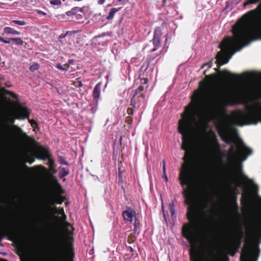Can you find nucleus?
<instances>
[{
  "mask_svg": "<svg viewBox=\"0 0 261 261\" xmlns=\"http://www.w3.org/2000/svg\"><path fill=\"white\" fill-rule=\"evenodd\" d=\"M260 0H247L244 3V6L245 7L248 5L256 4Z\"/></svg>",
  "mask_w": 261,
  "mask_h": 261,
  "instance_id": "obj_41",
  "label": "nucleus"
},
{
  "mask_svg": "<svg viewBox=\"0 0 261 261\" xmlns=\"http://www.w3.org/2000/svg\"><path fill=\"white\" fill-rule=\"evenodd\" d=\"M251 201V197L249 193L243 192L241 198V203L242 204H248Z\"/></svg>",
  "mask_w": 261,
  "mask_h": 261,
  "instance_id": "obj_27",
  "label": "nucleus"
},
{
  "mask_svg": "<svg viewBox=\"0 0 261 261\" xmlns=\"http://www.w3.org/2000/svg\"><path fill=\"white\" fill-rule=\"evenodd\" d=\"M39 67V65L38 64H34L30 67V70L31 71H34L35 70H38Z\"/></svg>",
  "mask_w": 261,
  "mask_h": 261,
  "instance_id": "obj_46",
  "label": "nucleus"
},
{
  "mask_svg": "<svg viewBox=\"0 0 261 261\" xmlns=\"http://www.w3.org/2000/svg\"><path fill=\"white\" fill-rule=\"evenodd\" d=\"M101 84L100 83H98L94 87L92 96L94 99H98L100 96V89H101Z\"/></svg>",
  "mask_w": 261,
  "mask_h": 261,
  "instance_id": "obj_22",
  "label": "nucleus"
},
{
  "mask_svg": "<svg viewBox=\"0 0 261 261\" xmlns=\"http://www.w3.org/2000/svg\"><path fill=\"white\" fill-rule=\"evenodd\" d=\"M49 151L45 149H42L38 151L35 157L39 160H45L51 156Z\"/></svg>",
  "mask_w": 261,
  "mask_h": 261,
  "instance_id": "obj_19",
  "label": "nucleus"
},
{
  "mask_svg": "<svg viewBox=\"0 0 261 261\" xmlns=\"http://www.w3.org/2000/svg\"><path fill=\"white\" fill-rule=\"evenodd\" d=\"M105 0H98V4L100 5H102L104 3Z\"/></svg>",
  "mask_w": 261,
  "mask_h": 261,
  "instance_id": "obj_62",
  "label": "nucleus"
},
{
  "mask_svg": "<svg viewBox=\"0 0 261 261\" xmlns=\"http://www.w3.org/2000/svg\"><path fill=\"white\" fill-rule=\"evenodd\" d=\"M161 54V51H160L158 54H156L155 55H154V56H150L148 57V58L146 61V62H147L146 65L145 66V70H146L148 67V66H149V64H150V63H151L152 61H153L155 59V58H156L158 56L160 55Z\"/></svg>",
  "mask_w": 261,
  "mask_h": 261,
  "instance_id": "obj_30",
  "label": "nucleus"
},
{
  "mask_svg": "<svg viewBox=\"0 0 261 261\" xmlns=\"http://www.w3.org/2000/svg\"><path fill=\"white\" fill-rule=\"evenodd\" d=\"M11 39L16 45H22L24 43L20 38H11Z\"/></svg>",
  "mask_w": 261,
  "mask_h": 261,
  "instance_id": "obj_35",
  "label": "nucleus"
},
{
  "mask_svg": "<svg viewBox=\"0 0 261 261\" xmlns=\"http://www.w3.org/2000/svg\"><path fill=\"white\" fill-rule=\"evenodd\" d=\"M217 73L206 75V70L203 74L205 75V79L199 82V86L201 91L194 92V97L188 106H186L185 111L181 114V119L178 121V130L181 135V149L185 150L179 171V180H193L194 153L191 149V135L193 131V124L195 122V116L197 109L200 105L202 95L208 86L214 82H218V88L215 93V100L222 107L234 106L240 104V97L232 92H227V87L234 81L238 80L239 75L232 73L227 69L220 71L215 68Z\"/></svg>",
  "mask_w": 261,
  "mask_h": 261,
  "instance_id": "obj_1",
  "label": "nucleus"
},
{
  "mask_svg": "<svg viewBox=\"0 0 261 261\" xmlns=\"http://www.w3.org/2000/svg\"><path fill=\"white\" fill-rule=\"evenodd\" d=\"M136 233H134V232L130 233L127 238V243L129 244H132L134 243L136 239V237L135 234Z\"/></svg>",
  "mask_w": 261,
  "mask_h": 261,
  "instance_id": "obj_34",
  "label": "nucleus"
},
{
  "mask_svg": "<svg viewBox=\"0 0 261 261\" xmlns=\"http://www.w3.org/2000/svg\"><path fill=\"white\" fill-rule=\"evenodd\" d=\"M83 9L79 7H74L71 10L66 12V14L68 16H72L76 15L78 12H82Z\"/></svg>",
  "mask_w": 261,
  "mask_h": 261,
  "instance_id": "obj_25",
  "label": "nucleus"
},
{
  "mask_svg": "<svg viewBox=\"0 0 261 261\" xmlns=\"http://www.w3.org/2000/svg\"><path fill=\"white\" fill-rule=\"evenodd\" d=\"M137 108H134L131 107V108H128L127 110V113L130 115L132 116L133 115V113L134 112V110L136 109Z\"/></svg>",
  "mask_w": 261,
  "mask_h": 261,
  "instance_id": "obj_50",
  "label": "nucleus"
},
{
  "mask_svg": "<svg viewBox=\"0 0 261 261\" xmlns=\"http://www.w3.org/2000/svg\"><path fill=\"white\" fill-rule=\"evenodd\" d=\"M259 253V249L258 247L252 249L251 247H247L242 250L240 256L241 261H257Z\"/></svg>",
  "mask_w": 261,
  "mask_h": 261,
  "instance_id": "obj_8",
  "label": "nucleus"
},
{
  "mask_svg": "<svg viewBox=\"0 0 261 261\" xmlns=\"http://www.w3.org/2000/svg\"><path fill=\"white\" fill-rule=\"evenodd\" d=\"M141 85L134 92L133 96L141 97L142 100H145L146 90L148 87V80L146 78L140 79Z\"/></svg>",
  "mask_w": 261,
  "mask_h": 261,
  "instance_id": "obj_10",
  "label": "nucleus"
},
{
  "mask_svg": "<svg viewBox=\"0 0 261 261\" xmlns=\"http://www.w3.org/2000/svg\"><path fill=\"white\" fill-rule=\"evenodd\" d=\"M69 174V170L66 169L65 167H62L59 172V177L60 178H63L65 176H66Z\"/></svg>",
  "mask_w": 261,
  "mask_h": 261,
  "instance_id": "obj_32",
  "label": "nucleus"
},
{
  "mask_svg": "<svg viewBox=\"0 0 261 261\" xmlns=\"http://www.w3.org/2000/svg\"><path fill=\"white\" fill-rule=\"evenodd\" d=\"M54 183L56 186L57 190L58 192H61L62 190V188L61 184L59 182L58 180L56 178H55L54 179Z\"/></svg>",
  "mask_w": 261,
  "mask_h": 261,
  "instance_id": "obj_39",
  "label": "nucleus"
},
{
  "mask_svg": "<svg viewBox=\"0 0 261 261\" xmlns=\"http://www.w3.org/2000/svg\"><path fill=\"white\" fill-rule=\"evenodd\" d=\"M2 91L3 92V93L4 94H6L7 95L11 96L12 97H13L14 99L17 98V96L15 93H14L11 91L7 90L5 88H3L2 89Z\"/></svg>",
  "mask_w": 261,
  "mask_h": 261,
  "instance_id": "obj_29",
  "label": "nucleus"
},
{
  "mask_svg": "<svg viewBox=\"0 0 261 261\" xmlns=\"http://www.w3.org/2000/svg\"><path fill=\"white\" fill-rule=\"evenodd\" d=\"M49 261H74L75 252L72 246L68 248L60 239L53 241L50 245Z\"/></svg>",
  "mask_w": 261,
  "mask_h": 261,
  "instance_id": "obj_4",
  "label": "nucleus"
},
{
  "mask_svg": "<svg viewBox=\"0 0 261 261\" xmlns=\"http://www.w3.org/2000/svg\"><path fill=\"white\" fill-rule=\"evenodd\" d=\"M144 102V100H142L141 97L133 96L131 98L130 105L133 108L138 109L141 103Z\"/></svg>",
  "mask_w": 261,
  "mask_h": 261,
  "instance_id": "obj_20",
  "label": "nucleus"
},
{
  "mask_svg": "<svg viewBox=\"0 0 261 261\" xmlns=\"http://www.w3.org/2000/svg\"><path fill=\"white\" fill-rule=\"evenodd\" d=\"M261 203V198H259ZM247 239L254 241H261V208L258 212L251 217V220L246 224Z\"/></svg>",
  "mask_w": 261,
  "mask_h": 261,
  "instance_id": "obj_5",
  "label": "nucleus"
},
{
  "mask_svg": "<svg viewBox=\"0 0 261 261\" xmlns=\"http://www.w3.org/2000/svg\"><path fill=\"white\" fill-rule=\"evenodd\" d=\"M261 3L255 9L244 15L232 28L233 38L226 37L220 43L219 47L223 53L219 51L216 55L217 67L227 63V54H232L247 45L251 41L261 39Z\"/></svg>",
  "mask_w": 261,
  "mask_h": 261,
  "instance_id": "obj_2",
  "label": "nucleus"
},
{
  "mask_svg": "<svg viewBox=\"0 0 261 261\" xmlns=\"http://www.w3.org/2000/svg\"><path fill=\"white\" fill-rule=\"evenodd\" d=\"M12 233V227L8 219L4 215H0V243L5 237Z\"/></svg>",
  "mask_w": 261,
  "mask_h": 261,
  "instance_id": "obj_7",
  "label": "nucleus"
},
{
  "mask_svg": "<svg viewBox=\"0 0 261 261\" xmlns=\"http://www.w3.org/2000/svg\"><path fill=\"white\" fill-rule=\"evenodd\" d=\"M56 67L59 69V70H61L62 71H65V68L64 67V66L63 65H62L60 63H58L56 65Z\"/></svg>",
  "mask_w": 261,
  "mask_h": 261,
  "instance_id": "obj_55",
  "label": "nucleus"
},
{
  "mask_svg": "<svg viewBox=\"0 0 261 261\" xmlns=\"http://www.w3.org/2000/svg\"><path fill=\"white\" fill-rule=\"evenodd\" d=\"M35 161V159L33 156H30V155H26L25 162L31 164Z\"/></svg>",
  "mask_w": 261,
  "mask_h": 261,
  "instance_id": "obj_44",
  "label": "nucleus"
},
{
  "mask_svg": "<svg viewBox=\"0 0 261 261\" xmlns=\"http://www.w3.org/2000/svg\"><path fill=\"white\" fill-rule=\"evenodd\" d=\"M70 65L67 63L63 65V67L65 68V71H67L69 68Z\"/></svg>",
  "mask_w": 261,
  "mask_h": 261,
  "instance_id": "obj_58",
  "label": "nucleus"
},
{
  "mask_svg": "<svg viewBox=\"0 0 261 261\" xmlns=\"http://www.w3.org/2000/svg\"><path fill=\"white\" fill-rule=\"evenodd\" d=\"M200 121L207 124L211 119V115L209 112L204 113L203 115H198Z\"/></svg>",
  "mask_w": 261,
  "mask_h": 261,
  "instance_id": "obj_26",
  "label": "nucleus"
},
{
  "mask_svg": "<svg viewBox=\"0 0 261 261\" xmlns=\"http://www.w3.org/2000/svg\"><path fill=\"white\" fill-rule=\"evenodd\" d=\"M252 152L251 148L245 146L241 143L238 146V150H234L233 147H231L228 150V158L233 161L239 160L244 161L246 160L248 155H250Z\"/></svg>",
  "mask_w": 261,
  "mask_h": 261,
  "instance_id": "obj_6",
  "label": "nucleus"
},
{
  "mask_svg": "<svg viewBox=\"0 0 261 261\" xmlns=\"http://www.w3.org/2000/svg\"><path fill=\"white\" fill-rule=\"evenodd\" d=\"M256 94L258 97L261 98V87L257 90Z\"/></svg>",
  "mask_w": 261,
  "mask_h": 261,
  "instance_id": "obj_57",
  "label": "nucleus"
},
{
  "mask_svg": "<svg viewBox=\"0 0 261 261\" xmlns=\"http://www.w3.org/2000/svg\"><path fill=\"white\" fill-rule=\"evenodd\" d=\"M29 122L31 124V126L33 128H36L38 126V124L37 122L34 120H29Z\"/></svg>",
  "mask_w": 261,
  "mask_h": 261,
  "instance_id": "obj_45",
  "label": "nucleus"
},
{
  "mask_svg": "<svg viewBox=\"0 0 261 261\" xmlns=\"http://www.w3.org/2000/svg\"><path fill=\"white\" fill-rule=\"evenodd\" d=\"M212 261H228V255L225 250L218 249L216 255L214 256Z\"/></svg>",
  "mask_w": 261,
  "mask_h": 261,
  "instance_id": "obj_16",
  "label": "nucleus"
},
{
  "mask_svg": "<svg viewBox=\"0 0 261 261\" xmlns=\"http://www.w3.org/2000/svg\"><path fill=\"white\" fill-rule=\"evenodd\" d=\"M58 162L62 165H69V163L64 159L62 156H58Z\"/></svg>",
  "mask_w": 261,
  "mask_h": 261,
  "instance_id": "obj_42",
  "label": "nucleus"
},
{
  "mask_svg": "<svg viewBox=\"0 0 261 261\" xmlns=\"http://www.w3.org/2000/svg\"><path fill=\"white\" fill-rule=\"evenodd\" d=\"M37 12L39 15H46V13L45 12H43V11H40V10H37Z\"/></svg>",
  "mask_w": 261,
  "mask_h": 261,
  "instance_id": "obj_59",
  "label": "nucleus"
},
{
  "mask_svg": "<svg viewBox=\"0 0 261 261\" xmlns=\"http://www.w3.org/2000/svg\"><path fill=\"white\" fill-rule=\"evenodd\" d=\"M122 216L125 222L132 223L136 217V213L132 208L126 207L125 210L122 212Z\"/></svg>",
  "mask_w": 261,
  "mask_h": 261,
  "instance_id": "obj_15",
  "label": "nucleus"
},
{
  "mask_svg": "<svg viewBox=\"0 0 261 261\" xmlns=\"http://www.w3.org/2000/svg\"><path fill=\"white\" fill-rule=\"evenodd\" d=\"M80 78L76 79L77 82H74V85L75 87L80 88L83 86V84L81 82V81L79 80Z\"/></svg>",
  "mask_w": 261,
  "mask_h": 261,
  "instance_id": "obj_51",
  "label": "nucleus"
},
{
  "mask_svg": "<svg viewBox=\"0 0 261 261\" xmlns=\"http://www.w3.org/2000/svg\"><path fill=\"white\" fill-rule=\"evenodd\" d=\"M3 31H4V33L6 34H12L16 35H19L21 34L20 32L16 31L14 29L9 27H5L4 29H3Z\"/></svg>",
  "mask_w": 261,
  "mask_h": 261,
  "instance_id": "obj_23",
  "label": "nucleus"
},
{
  "mask_svg": "<svg viewBox=\"0 0 261 261\" xmlns=\"http://www.w3.org/2000/svg\"><path fill=\"white\" fill-rule=\"evenodd\" d=\"M50 4L53 5H61L62 2L60 0H52L50 1Z\"/></svg>",
  "mask_w": 261,
  "mask_h": 261,
  "instance_id": "obj_49",
  "label": "nucleus"
},
{
  "mask_svg": "<svg viewBox=\"0 0 261 261\" xmlns=\"http://www.w3.org/2000/svg\"><path fill=\"white\" fill-rule=\"evenodd\" d=\"M203 234H204V237L206 239L210 241L211 242L214 241L216 239V231L212 223L204 227V230H203Z\"/></svg>",
  "mask_w": 261,
  "mask_h": 261,
  "instance_id": "obj_12",
  "label": "nucleus"
},
{
  "mask_svg": "<svg viewBox=\"0 0 261 261\" xmlns=\"http://www.w3.org/2000/svg\"><path fill=\"white\" fill-rule=\"evenodd\" d=\"M246 75L248 78L251 79H255L258 77V74L255 72H247L246 73Z\"/></svg>",
  "mask_w": 261,
  "mask_h": 261,
  "instance_id": "obj_36",
  "label": "nucleus"
},
{
  "mask_svg": "<svg viewBox=\"0 0 261 261\" xmlns=\"http://www.w3.org/2000/svg\"><path fill=\"white\" fill-rule=\"evenodd\" d=\"M67 33H66L65 34H61L60 36V38H64L66 37V35H67Z\"/></svg>",
  "mask_w": 261,
  "mask_h": 261,
  "instance_id": "obj_64",
  "label": "nucleus"
},
{
  "mask_svg": "<svg viewBox=\"0 0 261 261\" xmlns=\"http://www.w3.org/2000/svg\"><path fill=\"white\" fill-rule=\"evenodd\" d=\"M13 127L16 129V132L18 134L21 135L23 137H27V135L25 133H23L22 129L20 127L16 125H13Z\"/></svg>",
  "mask_w": 261,
  "mask_h": 261,
  "instance_id": "obj_37",
  "label": "nucleus"
},
{
  "mask_svg": "<svg viewBox=\"0 0 261 261\" xmlns=\"http://www.w3.org/2000/svg\"><path fill=\"white\" fill-rule=\"evenodd\" d=\"M209 220L211 222H212L214 220V216L213 215H211L210 217L209 218Z\"/></svg>",
  "mask_w": 261,
  "mask_h": 261,
  "instance_id": "obj_61",
  "label": "nucleus"
},
{
  "mask_svg": "<svg viewBox=\"0 0 261 261\" xmlns=\"http://www.w3.org/2000/svg\"><path fill=\"white\" fill-rule=\"evenodd\" d=\"M120 9L121 8H115V7H113L111 9L110 11L109 12V14L108 16L107 17V18L108 20L112 19L115 15V14L116 12H118Z\"/></svg>",
  "mask_w": 261,
  "mask_h": 261,
  "instance_id": "obj_28",
  "label": "nucleus"
},
{
  "mask_svg": "<svg viewBox=\"0 0 261 261\" xmlns=\"http://www.w3.org/2000/svg\"><path fill=\"white\" fill-rule=\"evenodd\" d=\"M212 64H213V62L212 61H210L208 62V63H205L204 64H203L201 67V68H203L205 67V66H207L208 67V68H211L212 66Z\"/></svg>",
  "mask_w": 261,
  "mask_h": 261,
  "instance_id": "obj_53",
  "label": "nucleus"
},
{
  "mask_svg": "<svg viewBox=\"0 0 261 261\" xmlns=\"http://www.w3.org/2000/svg\"><path fill=\"white\" fill-rule=\"evenodd\" d=\"M168 207H169V212L172 216H173L175 213L174 202L172 201L171 203H169V205H168Z\"/></svg>",
  "mask_w": 261,
  "mask_h": 261,
  "instance_id": "obj_38",
  "label": "nucleus"
},
{
  "mask_svg": "<svg viewBox=\"0 0 261 261\" xmlns=\"http://www.w3.org/2000/svg\"><path fill=\"white\" fill-rule=\"evenodd\" d=\"M236 169H237V171L238 173L241 177L242 181H243L244 182H247L248 184H250L253 183V181H252V180L250 179L247 176H246L243 173L242 166L240 163H239L237 164V167H236Z\"/></svg>",
  "mask_w": 261,
  "mask_h": 261,
  "instance_id": "obj_18",
  "label": "nucleus"
},
{
  "mask_svg": "<svg viewBox=\"0 0 261 261\" xmlns=\"http://www.w3.org/2000/svg\"><path fill=\"white\" fill-rule=\"evenodd\" d=\"M57 218L59 220L60 222L62 224L68 225V223L66 221L67 216L65 214L61 215V216H57Z\"/></svg>",
  "mask_w": 261,
  "mask_h": 261,
  "instance_id": "obj_33",
  "label": "nucleus"
},
{
  "mask_svg": "<svg viewBox=\"0 0 261 261\" xmlns=\"http://www.w3.org/2000/svg\"><path fill=\"white\" fill-rule=\"evenodd\" d=\"M11 38L5 39V38L2 37L1 41L4 42L5 43H10L11 41Z\"/></svg>",
  "mask_w": 261,
  "mask_h": 261,
  "instance_id": "obj_54",
  "label": "nucleus"
},
{
  "mask_svg": "<svg viewBox=\"0 0 261 261\" xmlns=\"http://www.w3.org/2000/svg\"><path fill=\"white\" fill-rule=\"evenodd\" d=\"M47 159L49 160L48 164L49 165L50 168H53L55 165V162L54 160L49 157V158H48Z\"/></svg>",
  "mask_w": 261,
  "mask_h": 261,
  "instance_id": "obj_52",
  "label": "nucleus"
},
{
  "mask_svg": "<svg viewBox=\"0 0 261 261\" xmlns=\"http://www.w3.org/2000/svg\"><path fill=\"white\" fill-rule=\"evenodd\" d=\"M162 35V33L161 29L157 27L154 31V36L152 39L153 45L154 48L152 49L150 51L153 52L156 50V49L160 47L161 45V37Z\"/></svg>",
  "mask_w": 261,
  "mask_h": 261,
  "instance_id": "obj_14",
  "label": "nucleus"
},
{
  "mask_svg": "<svg viewBox=\"0 0 261 261\" xmlns=\"http://www.w3.org/2000/svg\"><path fill=\"white\" fill-rule=\"evenodd\" d=\"M190 256L191 261H200L199 257L196 255H193V254H192V252H191L190 253Z\"/></svg>",
  "mask_w": 261,
  "mask_h": 261,
  "instance_id": "obj_48",
  "label": "nucleus"
},
{
  "mask_svg": "<svg viewBox=\"0 0 261 261\" xmlns=\"http://www.w3.org/2000/svg\"><path fill=\"white\" fill-rule=\"evenodd\" d=\"M125 122L129 124H132L133 122V118L132 116H128L125 118Z\"/></svg>",
  "mask_w": 261,
  "mask_h": 261,
  "instance_id": "obj_47",
  "label": "nucleus"
},
{
  "mask_svg": "<svg viewBox=\"0 0 261 261\" xmlns=\"http://www.w3.org/2000/svg\"><path fill=\"white\" fill-rule=\"evenodd\" d=\"M14 23L15 24H17L19 25H24L27 24V22L24 21H20V20H12L10 22L11 25H13Z\"/></svg>",
  "mask_w": 261,
  "mask_h": 261,
  "instance_id": "obj_40",
  "label": "nucleus"
},
{
  "mask_svg": "<svg viewBox=\"0 0 261 261\" xmlns=\"http://www.w3.org/2000/svg\"><path fill=\"white\" fill-rule=\"evenodd\" d=\"M64 200V198L62 196L60 195H51L49 196L47 202L48 205L46 206H53L55 203L62 204Z\"/></svg>",
  "mask_w": 261,
  "mask_h": 261,
  "instance_id": "obj_17",
  "label": "nucleus"
},
{
  "mask_svg": "<svg viewBox=\"0 0 261 261\" xmlns=\"http://www.w3.org/2000/svg\"><path fill=\"white\" fill-rule=\"evenodd\" d=\"M216 128L219 136L225 143L232 141L230 129L227 124L221 123L216 125Z\"/></svg>",
  "mask_w": 261,
  "mask_h": 261,
  "instance_id": "obj_9",
  "label": "nucleus"
},
{
  "mask_svg": "<svg viewBox=\"0 0 261 261\" xmlns=\"http://www.w3.org/2000/svg\"><path fill=\"white\" fill-rule=\"evenodd\" d=\"M243 237V232L242 230V228L240 227L239 230L238 231L234 240L233 241V244L231 246L227 248V250H231L233 249V252L230 253V255L233 256L234 255L236 250L239 247L241 243V240Z\"/></svg>",
  "mask_w": 261,
  "mask_h": 261,
  "instance_id": "obj_11",
  "label": "nucleus"
},
{
  "mask_svg": "<svg viewBox=\"0 0 261 261\" xmlns=\"http://www.w3.org/2000/svg\"><path fill=\"white\" fill-rule=\"evenodd\" d=\"M163 170L164 173V174L166 173V166H165V161L164 160L163 161Z\"/></svg>",
  "mask_w": 261,
  "mask_h": 261,
  "instance_id": "obj_60",
  "label": "nucleus"
},
{
  "mask_svg": "<svg viewBox=\"0 0 261 261\" xmlns=\"http://www.w3.org/2000/svg\"><path fill=\"white\" fill-rule=\"evenodd\" d=\"M213 146L214 150L216 151H220V146L219 143L218 142L217 138H216L215 135L214 136L213 142Z\"/></svg>",
  "mask_w": 261,
  "mask_h": 261,
  "instance_id": "obj_31",
  "label": "nucleus"
},
{
  "mask_svg": "<svg viewBox=\"0 0 261 261\" xmlns=\"http://www.w3.org/2000/svg\"><path fill=\"white\" fill-rule=\"evenodd\" d=\"M141 227V223L138 217L136 216L134 219V233H140V228Z\"/></svg>",
  "mask_w": 261,
  "mask_h": 261,
  "instance_id": "obj_24",
  "label": "nucleus"
},
{
  "mask_svg": "<svg viewBox=\"0 0 261 261\" xmlns=\"http://www.w3.org/2000/svg\"><path fill=\"white\" fill-rule=\"evenodd\" d=\"M230 116L233 123L238 126L257 124L261 122V105H252L247 108L246 113L241 110L233 111Z\"/></svg>",
  "mask_w": 261,
  "mask_h": 261,
  "instance_id": "obj_3",
  "label": "nucleus"
},
{
  "mask_svg": "<svg viewBox=\"0 0 261 261\" xmlns=\"http://www.w3.org/2000/svg\"><path fill=\"white\" fill-rule=\"evenodd\" d=\"M126 247L127 248V251H129L130 252H131V256L133 257L134 256V254L133 253L134 252V249L131 246H126Z\"/></svg>",
  "mask_w": 261,
  "mask_h": 261,
  "instance_id": "obj_56",
  "label": "nucleus"
},
{
  "mask_svg": "<svg viewBox=\"0 0 261 261\" xmlns=\"http://www.w3.org/2000/svg\"><path fill=\"white\" fill-rule=\"evenodd\" d=\"M74 63V60H69L67 62V63L70 64H73Z\"/></svg>",
  "mask_w": 261,
  "mask_h": 261,
  "instance_id": "obj_63",
  "label": "nucleus"
},
{
  "mask_svg": "<svg viewBox=\"0 0 261 261\" xmlns=\"http://www.w3.org/2000/svg\"><path fill=\"white\" fill-rule=\"evenodd\" d=\"M30 114V111L27 108L19 106L15 112V117L18 120H24L29 117Z\"/></svg>",
  "mask_w": 261,
  "mask_h": 261,
  "instance_id": "obj_13",
  "label": "nucleus"
},
{
  "mask_svg": "<svg viewBox=\"0 0 261 261\" xmlns=\"http://www.w3.org/2000/svg\"><path fill=\"white\" fill-rule=\"evenodd\" d=\"M237 189L236 188H234L232 190V193L233 195V198L234 200V204L236 207V209L238 210V206L237 202V196H236V191Z\"/></svg>",
  "mask_w": 261,
  "mask_h": 261,
  "instance_id": "obj_43",
  "label": "nucleus"
},
{
  "mask_svg": "<svg viewBox=\"0 0 261 261\" xmlns=\"http://www.w3.org/2000/svg\"><path fill=\"white\" fill-rule=\"evenodd\" d=\"M45 212L48 214H54L58 213L61 215L65 214L64 209L61 208L59 211L57 207H52L51 206H46L45 207Z\"/></svg>",
  "mask_w": 261,
  "mask_h": 261,
  "instance_id": "obj_21",
  "label": "nucleus"
}]
</instances>
